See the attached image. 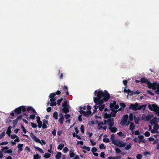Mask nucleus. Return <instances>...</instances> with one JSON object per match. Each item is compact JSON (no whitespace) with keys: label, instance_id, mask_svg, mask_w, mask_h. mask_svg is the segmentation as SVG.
I'll list each match as a JSON object with an SVG mask.
<instances>
[{"label":"nucleus","instance_id":"72a5a7b5","mask_svg":"<svg viewBox=\"0 0 159 159\" xmlns=\"http://www.w3.org/2000/svg\"><path fill=\"white\" fill-rule=\"evenodd\" d=\"M145 105H142L141 106H139L137 108V110H140L142 109H145Z\"/></svg>","mask_w":159,"mask_h":159},{"label":"nucleus","instance_id":"09e8293b","mask_svg":"<svg viewBox=\"0 0 159 159\" xmlns=\"http://www.w3.org/2000/svg\"><path fill=\"white\" fill-rule=\"evenodd\" d=\"M35 149H36L38 151H39L41 153H44L43 151L40 148H39V147H35Z\"/></svg>","mask_w":159,"mask_h":159},{"label":"nucleus","instance_id":"6ab92c4d","mask_svg":"<svg viewBox=\"0 0 159 159\" xmlns=\"http://www.w3.org/2000/svg\"><path fill=\"white\" fill-rule=\"evenodd\" d=\"M23 146V144L19 143L17 146V148H19V151H21L23 150L22 147Z\"/></svg>","mask_w":159,"mask_h":159},{"label":"nucleus","instance_id":"2f4dec72","mask_svg":"<svg viewBox=\"0 0 159 159\" xmlns=\"http://www.w3.org/2000/svg\"><path fill=\"white\" fill-rule=\"evenodd\" d=\"M99 148L100 149H105L106 148V147L105 146L104 144L103 143H102L99 145Z\"/></svg>","mask_w":159,"mask_h":159},{"label":"nucleus","instance_id":"5fc2aeb1","mask_svg":"<svg viewBox=\"0 0 159 159\" xmlns=\"http://www.w3.org/2000/svg\"><path fill=\"white\" fill-rule=\"evenodd\" d=\"M31 124L32 127L34 128H35L37 126V125L34 123L31 122Z\"/></svg>","mask_w":159,"mask_h":159},{"label":"nucleus","instance_id":"423d86ee","mask_svg":"<svg viewBox=\"0 0 159 159\" xmlns=\"http://www.w3.org/2000/svg\"><path fill=\"white\" fill-rule=\"evenodd\" d=\"M109 125L108 129L110 130V132L116 133L117 131V129L116 127H112L114 125V121L112 123H110Z\"/></svg>","mask_w":159,"mask_h":159},{"label":"nucleus","instance_id":"bb28decb","mask_svg":"<svg viewBox=\"0 0 159 159\" xmlns=\"http://www.w3.org/2000/svg\"><path fill=\"white\" fill-rule=\"evenodd\" d=\"M64 144L63 143H61L58 146L57 149L58 150H61L64 147Z\"/></svg>","mask_w":159,"mask_h":159},{"label":"nucleus","instance_id":"052dcab7","mask_svg":"<svg viewBox=\"0 0 159 159\" xmlns=\"http://www.w3.org/2000/svg\"><path fill=\"white\" fill-rule=\"evenodd\" d=\"M144 135L146 137H148L150 135V133L149 132L147 131L145 133Z\"/></svg>","mask_w":159,"mask_h":159},{"label":"nucleus","instance_id":"7c9ffc66","mask_svg":"<svg viewBox=\"0 0 159 159\" xmlns=\"http://www.w3.org/2000/svg\"><path fill=\"white\" fill-rule=\"evenodd\" d=\"M2 149L1 151V152H3L4 153L5 152L7 151L6 150H7L9 149V148L7 146L4 147H2Z\"/></svg>","mask_w":159,"mask_h":159},{"label":"nucleus","instance_id":"4d7b16f0","mask_svg":"<svg viewBox=\"0 0 159 159\" xmlns=\"http://www.w3.org/2000/svg\"><path fill=\"white\" fill-rule=\"evenodd\" d=\"M57 105V103L56 102H51L50 103V105L51 106H55Z\"/></svg>","mask_w":159,"mask_h":159},{"label":"nucleus","instance_id":"f704fd0d","mask_svg":"<svg viewBox=\"0 0 159 159\" xmlns=\"http://www.w3.org/2000/svg\"><path fill=\"white\" fill-rule=\"evenodd\" d=\"M18 121L16 119L14 120L13 122V126L14 127H15L16 125H17Z\"/></svg>","mask_w":159,"mask_h":159},{"label":"nucleus","instance_id":"bf43d9fd","mask_svg":"<svg viewBox=\"0 0 159 159\" xmlns=\"http://www.w3.org/2000/svg\"><path fill=\"white\" fill-rule=\"evenodd\" d=\"M151 132L153 134L157 133L158 132V130H155L154 128L151 130Z\"/></svg>","mask_w":159,"mask_h":159},{"label":"nucleus","instance_id":"5701e85b","mask_svg":"<svg viewBox=\"0 0 159 159\" xmlns=\"http://www.w3.org/2000/svg\"><path fill=\"white\" fill-rule=\"evenodd\" d=\"M135 127V126L134 123L132 122H131L129 126V129L131 130H133L134 129Z\"/></svg>","mask_w":159,"mask_h":159},{"label":"nucleus","instance_id":"9d476101","mask_svg":"<svg viewBox=\"0 0 159 159\" xmlns=\"http://www.w3.org/2000/svg\"><path fill=\"white\" fill-rule=\"evenodd\" d=\"M30 136L34 141L42 144L40 140L38 138H37L32 133H31Z\"/></svg>","mask_w":159,"mask_h":159},{"label":"nucleus","instance_id":"c756f323","mask_svg":"<svg viewBox=\"0 0 159 159\" xmlns=\"http://www.w3.org/2000/svg\"><path fill=\"white\" fill-rule=\"evenodd\" d=\"M53 117L56 120L58 119V113L57 112L55 111L53 113Z\"/></svg>","mask_w":159,"mask_h":159},{"label":"nucleus","instance_id":"4c0bfd02","mask_svg":"<svg viewBox=\"0 0 159 159\" xmlns=\"http://www.w3.org/2000/svg\"><path fill=\"white\" fill-rule=\"evenodd\" d=\"M153 128L155 129V130H158L159 129V125L157 124H156L154 125Z\"/></svg>","mask_w":159,"mask_h":159},{"label":"nucleus","instance_id":"cd10ccee","mask_svg":"<svg viewBox=\"0 0 159 159\" xmlns=\"http://www.w3.org/2000/svg\"><path fill=\"white\" fill-rule=\"evenodd\" d=\"M62 106L63 107H69V105H68V103L66 101H65L62 104Z\"/></svg>","mask_w":159,"mask_h":159},{"label":"nucleus","instance_id":"79ce46f5","mask_svg":"<svg viewBox=\"0 0 159 159\" xmlns=\"http://www.w3.org/2000/svg\"><path fill=\"white\" fill-rule=\"evenodd\" d=\"M56 95V94L55 93H51L50 95H49V98H54V97Z\"/></svg>","mask_w":159,"mask_h":159},{"label":"nucleus","instance_id":"20e7f679","mask_svg":"<svg viewBox=\"0 0 159 159\" xmlns=\"http://www.w3.org/2000/svg\"><path fill=\"white\" fill-rule=\"evenodd\" d=\"M141 82V83H145L148 85V87L149 89H152V83H151L146 78L144 77L140 79Z\"/></svg>","mask_w":159,"mask_h":159},{"label":"nucleus","instance_id":"774afa93","mask_svg":"<svg viewBox=\"0 0 159 159\" xmlns=\"http://www.w3.org/2000/svg\"><path fill=\"white\" fill-rule=\"evenodd\" d=\"M114 159H120L121 158V157L119 156H116L114 157Z\"/></svg>","mask_w":159,"mask_h":159},{"label":"nucleus","instance_id":"0e129e2a","mask_svg":"<svg viewBox=\"0 0 159 159\" xmlns=\"http://www.w3.org/2000/svg\"><path fill=\"white\" fill-rule=\"evenodd\" d=\"M12 152V151L11 149H9L4 152L5 153H11Z\"/></svg>","mask_w":159,"mask_h":159},{"label":"nucleus","instance_id":"c9c22d12","mask_svg":"<svg viewBox=\"0 0 159 159\" xmlns=\"http://www.w3.org/2000/svg\"><path fill=\"white\" fill-rule=\"evenodd\" d=\"M133 115L132 113H131L129 114V119L130 121H132L133 120Z\"/></svg>","mask_w":159,"mask_h":159},{"label":"nucleus","instance_id":"c85d7f7f","mask_svg":"<svg viewBox=\"0 0 159 159\" xmlns=\"http://www.w3.org/2000/svg\"><path fill=\"white\" fill-rule=\"evenodd\" d=\"M131 147V143H129V144L127 145L125 147V149L126 150H128L130 149Z\"/></svg>","mask_w":159,"mask_h":159},{"label":"nucleus","instance_id":"e433bc0d","mask_svg":"<svg viewBox=\"0 0 159 159\" xmlns=\"http://www.w3.org/2000/svg\"><path fill=\"white\" fill-rule=\"evenodd\" d=\"M21 129H22L24 133L25 134L26 133V131L24 127L23 126L22 124H21Z\"/></svg>","mask_w":159,"mask_h":159},{"label":"nucleus","instance_id":"f8f14e48","mask_svg":"<svg viewBox=\"0 0 159 159\" xmlns=\"http://www.w3.org/2000/svg\"><path fill=\"white\" fill-rule=\"evenodd\" d=\"M115 144H116L115 145H116L118 147H124L125 146L126 143H125L123 142L119 141L117 143H115Z\"/></svg>","mask_w":159,"mask_h":159},{"label":"nucleus","instance_id":"412c9836","mask_svg":"<svg viewBox=\"0 0 159 159\" xmlns=\"http://www.w3.org/2000/svg\"><path fill=\"white\" fill-rule=\"evenodd\" d=\"M116 104V102L114 101L112 103H111L110 104V107L111 109H114L115 105Z\"/></svg>","mask_w":159,"mask_h":159},{"label":"nucleus","instance_id":"39448f33","mask_svg":"<svg viewBox=\"0 0 159 159\" xmlns=\"http://www.w3.org/2000/svg\"><path fill=\"white\" fill-rule=\"evenodd\" d=\"M79 108L80 109V110L79 111L80 113L83 114L85 116L88 117L91 114L92 112L90 110H88L85 111L82 110V107H80Z\"/></svg>","mask_w":159,"mask_h":159},{"label":"nucleus","instance_id":"338daca9","mask_svg":"<svg viewBox=\"0 0 159 159\" xmlns=\"http://www.w3.org/2000/svg\"><path fill=\"white\" fill-rule=\"evenodd\" d=\"M70 115L69 114H66L65 115V117L66 119H68L70 117Z\"/></svg>","mask_w":159,"mask_h":159},{"label":"nucleus","instance_id":"49530a36","mask_svg":"<svg viewBox=\"0 0 159 159\" xmlns=\"http://www.w3.org/2000/svg\"><path fill=\"white\" fill-rule=\"evenodd\" d=\"M5 135V132H2L0 133V139H2L3 137H4Z\"/></svg>","mask_w":159,"mask_h":159},{"label":"nucleus","instance_id":"b1692460","mask_svg":"<svg viewBox=\"0 0 159 159\" xmlns=\"http://www.w3.org/2000/svg\"><path fill=\"white\" fill-rule=\"evenodd\" d=\"M74 150H71L69 151L70 156L71 157H73L75 156V154L74 152Z\"/></svg>","mask_w":159,"mask_h":159},{"label":"nucleus","instance_id":"f03ea898","mask_svg":"<svg viewBox=\"0 0 159 159\" xmlns=\"http://www.w3.org/2000/svg\"><path fill=\"white\" fill-rule=\"evenodd\" d=\"M148 107L150 110L153 111L158 116H159V107L156 104H149Z\"/></svg>","mask_w":159,"mask_h":159},{"label":"nucleus","instance_id":"680f3d73","mask_svg":"<svg viewBox=\"0 0 159 159\" xmlns=\"http://www.w3.org/2000/svg\"><path fill=\"white\" fill-rule=\"evenodd\" d=\"M90 141L92 145L94 146L96 144V142H94L92 140L90 139Z\"/></svg>","mask_w":159,"mask_h":159},{"label":"nucleus","instance_id":"aec40b11","mask_svg":"<svg viewBox=\"0 0 159 159\" xmlns=\"http://www.w3.org/2000/svg\"><path fill=\"white\" fill-rule=\"evenodd\" d=\"M111 140L112 141V143L113 144H114V145H116V142L114 140L115 139V136L114 134H113L111 135Z\"/></svg>","mask_w":159,"mask_h":159},{"label":"nucleus","instance_id":"2eb2a0df","mask_svg":"<svg viewBox=\"0 0 159 159\" xmlns=\"http://www.w3.org/2000/svg\"><path fill=\"white\" fill-rule=\"evenodd\" d=\"M138 138L139 139L138 142L140 144L141 142L145 143V140L143 139L144 136L143 135H139Z\"/></svg>","mask_w":159,"mask_h":159},{"label":"nucleus","instance_id":"473e14b6","mask_svg":"<svg viewBox=\"0 0 159 159\" xmlns=\"http://www.w3.org/2000/svg\"><path fill=\"white\" fill-rule=\"evenodd\" d=\"M40 156L38 154H36V155H34L33 156V159H40Z\"/></svg>","mask_w":159,"mask_h":159},{"label":"nucleus","instance_id":"ddd939ff","mask_svg":"<svg viewBox=\"0 0 159 159\" xmlns=\"http://www.w3.org/2000/svg\"><path fill=\"white\" fill-rule=\"evenodd\" d=\"M157 120V117H155L150 121V123L152 125H155L158 123V121Z\"/></svg>","mask_w":159,"mask_h":159},{"label":"nucleus","instance_id":"f3484780","mask_svg":"<svg viewBox=\"0 0 159 159\" xmlns=\"http://www.w3.org/2000/svg\"><path fill=\"white\" fill-rule=\"evenodd\" d=\"M69 107H63L62 109V112L65 113H67L69 112Z\"/></svg>","mask_w":159,"mask_h":159},{"label":"nucleus","instance_id":"58836bf2","mask_svg":"<svg viewBox=\"0 0 159 159\" xmlns=\"http://www.w3.org/2000/svg\"><path fill=\"white\" fill-rule=\"evenodd\" d=\"M69 149L67 147H65L64 148L63 151L65 153H66L68 151Z\"/></svg>","mask_w":159,"mask_h":159},{"label":"nucleus","instance_id":"6e6552de","mask_svg":"<svg viewBox=\"0 0 159 159\" xmlns=\"http://www.w3.org/2000/svg\"><path fill=\"white\" fill-rule=\"evenodd\" d=\"M61 88L62 89V94L65 93L67 96L69 95L68 89L66 86H61Z\"/></svg>","mask_w":159,"mask_h":159},{"label":"nucleus","instance_id":"9b49d317","mask_svg":"<svg viewBox=\"0 0 159 159\" xmlns=\"http://www.w3.org/2000/svg\"><path fill=\"white\" fill-rule=\"evenodd\" d=\"M114 121V120L113 118H109L107 120H104L103 122L104 125H105L106 123H107V125L109 126V124L110 123H112Z\"/></svg>","mask_w":159,"mask_h":159},{"label":"nucleus","instance_id":"4468645a","mask_svg":"<svg viewBox=\"0 0 159 159\" xmlns=\"http://www.w3.org/2000/svg\"><path fill=\"white\" fill-rule=\"evenodd\" d=\"M59 116L60 118L58 120V121L60 124H63V121L64 119L63 115L61 113H60L59 114Z\"/></svg>","mask_w":159,"mask_h":159},{"label":"nucleus","instance_id":"e2e57ef3","mask_svg":"<svg viewBox=\"0 0 159 159\" xmlns=\"http://www.w3.org/2000/svg\"><path fill=\"white\" fill-rule=\"evenodd\" d=\"M11 130H7L6 133L10 137L11 136Z\"/></svg>","mask_w":159,"mask_h":159},{"label":"nucleus","instance_id":"1a4fd4ad","mask_svg":"<svg viewBox=\"0 0 159 159\" xmlns=\"http://www.w3.org/2000/svg\"><path fill=\"white\" fill-rule=\"evenodd\" d=\"M139 106L138 103L136 102L135 104H132L129 107V109H132L134 111L137 110V108Z\"/></svg>","mask_w":159,"mask_h":159},{"label":"nucleus","instance_id":"13d9d810","mask_svg":"<svg viewBox=\"0 0 159 159\" xmlns=\"http://www.w3.org/2000/svg\"><path fill=\"white\" fill-rule=\"evenodd\" d=\"M35 117V116L34 114L31 115L30 116V118L31 119H34Z\"/></svg>","mask_w":159,"mask_h":159},{"label":"nucleus","instance_id":"a19ab883","mask_svg":"<svg viewBox=\"0 0 159 159\" xmlns=\"http://www.w3.org/2000/svg\"><path fill=\"white\" fill-rule=\"evenodd\" d=\"M103 142L106 143H108L110 142L109 139L108 138H104L103 139Z\"/></svg>","mask_w":159,"mask_h":159},{"label":"nucleus","instance_id":"37998d69","mask_svg":"<svg viewBox=\"0 0 159 159\" xmlns=\"http://www.w3.org/2000/svg\"><path fill=\"white\" fill-rule=\"evenodd\" d=\"M80 130L81 132V133L83 134L84 133V125H82L80 127Z\"/></svg>","mask_w":159,"mask_h":159},{"label":"nucleus","instance_id":"ea45409f","mask_svg":"<svg viewBox=\"0 0 159 159\" xmlns=\"http://www.w3.org/2000/svg\"><path fill=\"white\" fill-rule=\"evenodd\" d=\"M51 156V154L48 153H46L44 156V157L46 158H49Z\"/></svg>","mask_w":159,"mask_h":159},{"label":"nucleus","instance_id":"c03bdc74","mask_svg":"<svg viewBox=\"0 0 159 159\" xmlns=\"http://www.w3.org/2000/svg\"><path fill=\"white\" fill-rule=\"evenodd\" d=\"M63 100V98H61L57 100V104H58V105L59 106L60 105L61 103Z\"/></svg>","mask_w":159,"mask_h":159},{"label":"nucleus","instance_id":"8fccbe9b","mask_svg":"<svg viewBox=\"0 0 159 159\" xmlns=\"http://www.w3.org/2000/svg\"><path fill=\"white\" fill-rule=\"evenodd\" d=\"M59 74V75L60 78L62 79L63 78V74L62 73H60V70L59 69L58 70Z\"/></svg>","mask_w":159,"mask_h":159},{"label":"nucleus","instance_id":"7ed1b4c3","mask_svg":"<svg viewBox=\"0 0 159 159\" xmlns=\"http://www.w3.org/2000/svg\"><path fill=\"white\" fill-rule=\"evenodd\" d=\"M26 111V107L25 106H21L18 107L16 108L14 110L15 113L17 114V115L21 113V111L23 112H25Z\"/></svg>","mask_w":159,"mask_h":159},{"label":"nucleus","instance_id":"dca6fc26","mask_svg":"<svg viewBox=\"0 0 159 159\" xmlns=\"http://www.w3.org/2000/svg\"><path fill=\"white\" fill-rule=\"evenodd\" d=\"M121 108H120L118 110L116 111L114 110V109H112V111L110 114L111 116V117H115L116 116V114L117 111H119L121 110Z\"/></svg>","mask_w":159,"mask_h":159},{"label":"nucleus","instance_id":"864d4df0","mask_svg":"<svg viewBox=\"0 0 159 159\" xmlns=\"http://www.w3.org/2000/svg\"><path fill=\"white\" fill-rule=\"evenodd\" d=\"M135 123L138 124L139 123V118H136L135 116L134 117Z\"/></svg>","mask_w":159,"mask_h":159},{"label":"nucleus","instance_id":"4be33fe9","mask_svg":"<svg viewBox=\"0 0 159 159\" xmlns=\"http://www.w3.org/2000/svg\"><path fill=\"white\" fill-rule=\"evenodd\" d=\"M61 153L60 152H57V154L56 155L55 157L56 159H60L61 156Z\"/></svg>","mask_w":159,"mask_h":159},{"label":"nucleus","instance_id":"de8ad7c7","mask_svg":"<svg viewBox=\"0 0 159 159\" xmlns=\"http://www.w3.org/2000/svg\"><path fill=\"white\" fill-rule=\"evenodd\" d=\"M157 90H155V93H156L159 94V84H158V85L157 87Z\"/></svg>","mask_w":159,"mask_h":159},{"label":"nucleus","instance_id":"a18cd8bd","mask_svg":"<svg viewBox=\"0 0 159 159\" xmlns=\"http://www.w3.org/2000/svg\"><path fill=\"white\" fill-rule=\"evenodd\" d=\"M143 156L141 154H138L136 156V158L137 159H142Z\"/></svg>","mask_w":159,"mask_h":159},{"label":"nucleus","instance_id":"f257e3e1","mask_svg":"<svg viewBox=\"0 0 159 159\" xmlns=\"http://www.w3.org/2000/svg\"><path fill=\"white\" fill-rule=\"evenodd\" d=\"M94 93L95 96H97V97H94L93 99L95 103L98 106H94L95 111L96 110L97 107H99V109L100 111H102L104 109L105 105L103 104L104 102H107L110 98V94L106 90L99 91L98 92L95 90Z\"/></svg>","mask_w":159,"mask_h":159},{"label":"nucleus","instance_id":"3c124183","mask_svg":"<svg viewBox=\"0 0 159 159\" xmlns=\"http://www.w3.org/2000/svg\"><path fill=\"white\" fill-rule=\"evenodd\" d=\"M97 148L95 147H93L91 149L92 152H93V153L97 152Z\"/></svg>","mask_w":159,"mask_h":159},{"label":"nucleus","instance_id":"603ef678","mask_svg":"<svg viewBox=\"0 0 159 159\" xmlns=\"http://www.w3.org/2000/svg\"><path fill=\"white\" fill-rule=\"evenodd\" d=\"M115 151H116V153H118V154L120 153V152H121V151L120 150V149L118 148H117L116 149H115Z\"/></svg>","mask_w":159,"mask_h":159},{"label":"nucleus","instance_id":"6e6d98bb","mask_svg":"<svg viewBox=\"0 0 159 159\" xmlns=\"http://www.w3.org/2000/svg\"><path fill=\"white\" fill-rule=\"evenodd\" d=\"M105 153L103 152H101L100 154V157L103 158H105Z\"/></svg>","mask_w":159,"mask_h":159},{"label":"nucleus","instance_id":"0eeeda50","mask_svg":"<svg viewBox=\"0 0 159 159\" xmlns=\"http://www.w3.org/2000/svg\"><path fill=\"white\" fill-rule=\"evenodd\" d=\"M129 116L128 115L126 114L124 115L122 119L121 120L120 124L121 125L124 126L127 123V120Z\"/></svg>","mask_w":159,"mask_h":159},{"label":"nucleus","instance_id":"a211bd4d","mask_svg":"<svg viewBox=\"0 0 159 159\" xmlns=\"http://www.w3.org/2000/svg\"><path fill=\"white\" fill-rule=\"evenodd\" d=\"M158 85V84L157 82L152 83V89L154 90H155L157 89V87Z\"/></svg>","mask_w":159,"mask_h":159},{"label":"nucleus","instance_id":"393cba45","mask_svg":"<svg viewBox=\"0 0 159 159\" xmlns=\"http://www.w3.org/2000/svg\"><path fill=\"white\" fill-rule=\"evenodd\" d=\"M104 118L105 119L111 118V116L110 114H108L106 113L104 114Z\"/></svg>","mask_w":159,"mask_h":159},{"label":"nucleus","instance_id":"69168bd1","mask_svg":"<svg viewBox=\"0 0 159 159\" xmlns=\"http://www.w3.org/2000/svg\"><path fill=\"white\" fill-rule=\"evenodd\" d=\"M10 136L11 137V138L13 139H15L16 138L18 137L16 135L14 134H13L12 135H11Z\"/></svg>","mask_w":159,"mask_h":159},{"label":"nucleus","instance_id":"a878e982","mask_svg":"<svg viewBox=\"0 0 159 159\" xmlns=\"http://www.w3.org/2000/svg\"><path fill=\"white\" fill-rule=\"evenodd\" d=\"M153 116L150 114L147 115L146 117V120L148 121L150 120L153 117Z\"/></svg>","mask_w":159,"mask_h":159}]
</instances>
